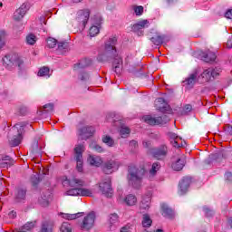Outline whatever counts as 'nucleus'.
Listing matches in <instances>:
<instances>
[{"label":"nucleus","instance_id":"nucleus-33","mask_svg":"<svg viewBox=\"0 0 232 232\" xmlns=\"http://www.w3.org/2000/svg\"><path fill=\"white\" fill-rule=\"evenodd\" d=\"M26 44H29L30 46H34L35 43H37V36L34 34H27L25 38Z\"/></svg>","mask_w":232,"mask_h":232},{"label":"nucleus","instance_id":"nucleus-46","mask_svg":"<svg viewBox=\"0 0 232 232\" xmlns=\"http://www.w3.org/2000/svg\"><path fill=\"white\" fill-rule=\"evenodd\" d=\"M38 202L40 206H42V208H48V206L50 205L48 199H43V198H39Z\"/></svg>","mask_w":232,"mask_h":232},{"label":"nucleus","instance_id":"nucleus-48","mask_svg":"<svg viewBox=\"0 0 232 232\" xmlns=\"http://www.w3.org/2000/svg\"><path fill=\"white\" fill-rule=\"evenodd\" d=\"M44 110H45V111H53V103H48V104L44 105Z\"/></svg>","mask_w":232,"mask_h":232},{"label":"nucleus","instance_id":"nucleus-35","mask_svg":"<svg viewBox=\"0 0 232 232\" xmlns=\"http://www.w3.org/2000/svg\"><path fill=\"white\" fill-rule=\"evenodd\" d=\"M124 202L127 206H135L137 204V198L134 195H129L125 198Z\"/></svg>","mask_w":232,"mask_h":232},{"label":"nucleus","instance_id":"nucleus-56","mask_svg":"<svg viewBox=\"0 0 232 232\" xmlns=\"http://www.w3.org/2000/svg\"><path fill=\"white\" fill-rule=\"evenodd\" d=\"M120 232H130V226L122 227Z\"/></svg>","mask_w":232,"mask_h":232},{"label":"nucleus","instance_id":"nucleus-42","mask_svg":"<svg viewBox=\"0 0 232 232\" xmlns=\"http://www.w3.org/2000/svg\"><path fill=\"white\" fill-rule=\"evenodd\" d=\"M109 222L111 226H113L119 222V216L117 214H111Z\"/></svg>","mask_w":232,"mask_h":232},{"label":"nucleus","instance_id":"nucleus-19","mask_svg":"<svg viewBox=\"0 0 232 232\" xmlns=\"http://www.w3.org/2000/svg\"><path fill=\"white\" fill-rule=\"evenodd\" d=\"M101 24H102V22L101 19H99V21L92 24V25L89 29L90 37H95L96 35H99L101 32Z\"/></svg>","mask_w":232,"mask_h":232},{"label":"nucleus","instance_id":"nucleus-23","mask_svg":"<svg viewBox=\"0 0 232 232\" xmlns=\"http://www.w3.org/2000/svg\"><path fill=\"white\" fill-rule=\"evenodd\" d=\"M113 69L118 75L122 73V58L118 57L113 61Z\"/></svg>","mask_w":232,"mask_h":232},{"label":"nucleus","instance_id":"nucleus-62","mask_svg":"<svg viewBox=\"0 0 232 232\" xmlns=\"http://www.w3.org/2000/svg\"><path fill=\"white\" fill-rule=\"evenodd\" d=\"M5 44H6V42L0 40V50L3 48V46H5Z\"/></svg>","mask_w":232,"mask_h":232},{"label":"nucleus","instance_id":"nucleus-36","mask_svg":"<svg viewBox=\"0 0 232 232\" xmlns=\"http://www.w3.org/2000/svg\"><path fill=\"white\" fill-rule=\"evenodd\" d=\"M61 216L65 220H75V218H79V217H81V213H76V214H64V213H62Z\"/></svg>","mask_w":232,"mask_h":232},{"label":"nucleus","instance_id":"nucleus-49","mask_svg":"<svg viewBox=\"0 0 232 232\" xmlns=\"http://www.w3.org/2000/svg\"><path fill=\"white\" fill-rule=\"evenodd\" d=\"M34 226L35 225L34 224V222L27 223L24 226V229H26V231H30V229H34Z\"/></svg>","mask_w":232,"mask_h":232},{"label":"nucleus","instance_id":"nucleus-18","mask_svg":"<svg viewBox=\"0 0 232 232\" xmlns=\"http://www.w3.org/2000/svg\"><path fill=\"white\" fill-rule=\"evenodd\" d=\"M143 121L147 122V124H150V126H157L159 124H164L166 121L162 119V117L153 118L150 115L144 116Z\"/></svg>","mask_w":232,"mask_h":232},{"label":"nucleus","instance_id":"nucleus-12","mask_svg":"<svg viewBox=\"0 0 232 232\" xmlns=\"http://www.w3.org/2000/svg\"><path fill=\"white\" fill-rule=\"evenodd\" d=\"M121 166V161L111 160L104 164L103 171L107 173V175H110L114 171L119 170Z\"/></svg>","mask_w":232,"mask_h":232},{"label":"nucleus","instance_id":"nucleus-43","mask_svg":"<svg viewBox=\"0 0 232 232\" xmlns=\"http://www.w3.org/2000/svg\"><path fill=\"white\" fill-rule=\"evenodd\" d=\"M12 161H10V157H5V160H2V161L0 162V167L1 168H8V166H11Z\"/></svg>","mask_w":232,"mask_h":232},{"label":"nucleus","instance_id":"nucleus-39","mask_svg":"<svg viewBox=\"0 0 232 232\" xmlns=\"http://www.w3.org/2000/svg\"><path fill=\"white\" fill-rule=\"evenodd\" d=\"M26 197V190L24 188H18L16 190V198L18 200H24V198Z\"/></svg>","mask_w":232,"mask_h":232},{"label":"nucleus","instance_id":"nucleus-13","mask_svg":"<svg viewBox=\"0 0 232 232\" xmlns=\"http://www.w3.org/2000/svg\"><path fill=\"white\" fill-rule=\"evenodd\" d=\"M168 136L174 148H184V146H186V141H184L180 136L177 135V133L169 132Z\"/></svg>","mask_w":232,"mask_h":232},{"label":"nucleus","instance_id":"nucleus-45","mask_svg":"<svg viewBox=\"0 0 232 232\" xmlns=\"http://www.w3.org/2000/svg\"><path fill=\"white\" fill-rule=\"evenodd\" d=\"M134 13L136 15H140L141 14L144 13V7L141 5H134L133 7Z\"/></svg>","mask_w":232,"mask_h":232},{"label":"nucleus","instance_id":"nucleus-2","mask_svg":"<svg viewBox=\"0 0 232 232\" xmlns=\"http://www.w3.org/2000/svg\"><path fill=\"white\" fill-rule=\"evenodd\" d=\"M129 173L127 176L129 184L133 186V188H140V184H142V177H144V173L146 170L142 167H137L135 165L129 166Z\"/></svg>","mask_w":232,"mask_h":232},{"label":"nucleus","instance_id":"nucleus-60","mask_svg":"<svg viewBox=\"0 0 232 232\" xmlns=\"http://www.w3.org/2000/svg\"><path fill=\"white\" fill-rule=\"evenodd\" d=\"M144 148H150L151 146V141H143Z\"/></svg>","mask_w":232,"mask_h":232},{"label":"nucleus","instance_id":"nucleus-51","mask_svg":"<svg viewBox=\"0 0 232 232\" xmlns=\"http://www.w3.org/2000/svg\"><path fill=\"white\" fill-rule=\"evenodd\" d=\"M204 212L207 217H212L213 211L208 208H204Z\"/></svg>","mask_w":232,"mask_h":232},{"label":"nucleus","instance_id":"nucleus-61","mask_svg":"<svg viewBox=\"0 0 232 232\" xmlns=\"http://www.w3.org/2000/svg\"><path fill=\"white\" fill-rule=\"evenodd\" d=\"M90 76L88 75V73H84V75L81 76V80L82 81H86V79H88Z\"/></svg>","mask_w":232,"mask_h":232},{"label":"nucleus","instance_id":"nucleus-25","mask_svg":"<svg viewBox=\"0 0 232 232\" xmlns=\"http://www.w3.org/2000/svg\"><path fill=\"white\" fill-rule=\"evenodd\" d=\"M37 75L38 77H44L45 79H50L52 73H50V68L44 66L39 69Z\"/></svg>","mask_w":232,"mask_h":232},{"label":"nucleus","instance_id":"nucleus-38","mask_svg":"<svg viewBox=\"0 0 232 232\" xmlns=\"http://www.w3.org/2000/svg\"><path fill=\"white\" fill-rule=\"evenodd\" d=\"M58 53H66L68 52V44L67 43H60L58 44Z\"/></svg>","mask_w":232,"mask_h":232},{"label":"nucleus","instance_id":"nucleus-11","mask_svg":"<svg viewBox=\"0 0 232 232\" xmlns=\"http://www.w3.org/2000/svg\"><path fill=\"white\" fill-rule=\"evenodd\" d=\"M90 19V10L85 9L77 13L76 21L79 23L80 28H85Z\"/></svg>","mask_w":232,"mask_h":232},{"label":"nucleus","instance_id":"nucleus-17","mask_svg":"<svg viewBox=\"0 0 232 232\" xmlns=\"http://www.w3.org/2000/svg\"><path fill=\"white\" fill-rule=\"evenodd\" d=\"M191 184V178L186 177L181 179L179 182V193L180 195H184L188 193V189H189V186Z\"/></svg>","mask_w":232,"mask_h":232},{"label":"nucleus","instance_id":"nucleus-16","mask_svg":"<svg viewBox=\"0 0 232 232\" xmlns=\"http://www.w3.org/2000/svg\"><path fill=\"white\" fill-rule=\"evenodd\" d=\"M95 133V129L93 127H83L79 130V137L82 140H86V139H90L92 135Z\"/></svg>","mask_w":232,"mask_h":232},{"label":"nucleus","instance_id":"nucleus-44","mask_svg":"<svg viewBox=\"0 0 232 232\" xmlns=\"http://www.w3.org/2000/svg\"><path fill=\"white\" fill-rule=\"evenodd\" d=\"M47 46L48 48H55V46H57V40H55L54 38H48L47 39Z\"/></svg>","mask_w":232,"mask_h":232},{"label":"nucleus","instance_id":"nucleus-4","mask_svg":"<svg viewBox=\"0 0 232 232\" xmlns=\"http://www.w3.org/2000/svg\"><path fill=\"white\" fill-rule=\"evenodd\" d=\"M117 44V37L112 36L105 42L104 48L100 51L98 55V61H102V55L104 57H113L117 53V49L115 48Z\"/></svg>","mask_w":232,"mask_h":232},{"label":"nucleus","instance_id":"nucleus-26","mask_svg":"<svg viewBox=\"0 0 232 232\" xmlns=\"http://www.w3.org/2000/svg\"><path fill=\"white\" fill-rule=\"evenodd\" d=\"M161 211L165 218H171L174 215L173 210L169 207H167L166 204L161 205Z\"/></svg>","mask_w":232,"mask_h":232},{"label":"nucleus","instance_id":"nucleus-59","mask_svg":"<svg viewBox=\"0 0 232 232\" xmlns=\"http://www.w3.org/2000/svg\"><path fill=\"white\" fill-rule=\"evenodd\" d=\"M9 217H10L11 218H15V217H17V213H16L15 211H11V212L9 213Z\"/></svg>","mask_w":232,"mask_h":232},{"label":"nucleus","instance_id":"nucleus-34","mask_svg":"<svg viewBox=\"0 0 232 232\" xmlns=\"http://www.w3.org/2000/svg\"><path fill=\"white\" fill-rule=\"evenodd\" d=\"M155 104L157 110H160V111H162V110H164V108L167 106L166 101L163 98H158Z\"/></svg>","mask_w":232,"mask_h":232},{"label":"nucleus","instance_id":"nucleus-8","mask_svg":"<svg viewBox=\"0 0 232 232\" xmlns=\"http://www.w3.org/2000/svg\"><path fill=\"white\" fill-rule=\"evenodd\" d=\"M99 189L104 197L111 198L113 197V188H111V179L107 178L99 184Z\"/></svg>","mask_w":232,"mask_h":232},{"label":"nucleus","instance_id":"nucleus-32","mask_svg":"<svg viewBox=\"0 0 232 232\" xmlns=\"http://www.w3.org/2000/svg\"><path fill=\"white\" fill-rule=\"evenodd\" d=\"M102 142L104 144H106V146H108L109 148H113V146H115V140H112L111 137H110L109 135H105L102 137Z\"/></svg>","mask_w":232,"mask_h":232},{"label":"nucleus","instance_id":"nucleus-24","mask_svg":"<svg viewBox=\"0 0 232 232\" xmlns=\"http://www.w3.org/2000/svg\"><path fill=\"white\" fill-rule=\"evenodd\" d=\"M197 72H192L185 81V84L191 88L195 82H197V77H198Z\"/></svg>","mask_w":232,"mask_h":232},{"label":"nucleus","instance_id":"nucleus-63","mask_svg":"<svg viewBox=\"0 0 232 232\" xmlns=\"http://www.w3.org/2000/svg\"><path fill=\"white\" fill-rule=\"evenodd\" d=\"M155 232H164L162 229H157Z\"/></svg>","mask_w":232,"mask_h":232},{"label":"nucleus","instance_id":"nucleus-21","mask_svg":"<svg viewBox=\"0 0 232 232\" xmlns=\"http://www.w3.org/2000/svg\"><path fill=\"white\" fill-rule=\"evenodd\" d=\"M202 61L205 63H213L215 59H217V53L215 52L208 51L207 53H203L201 55Z\"/></svg>","mask_w":232,"mask_h":232},{"label":"nucleus","instance_id":"nucleus-30","mask_svg":"<svg viewBox=\"0 0 232 232\" xmlns=\"http://www.w3.org/2000/svg\"><path fill=\"white\" fill-rule=\"evenodd\" d=\"M151 224H153V221L151 220V218H150V215L144 214L141 221V226L143 227H151Z\"/></svg>","mask_w":232,"mask_h":232},{"label":"nucleus","instance_id":"nucleus-53","mask_svg":"<svg viewBox=\"0 0 232 232\" xmlns=\"http://www.w3.org/2000/svg\"><path fill=\"white\" fill-rule=\"evenodd\" d=\"M192 110H193V107L189 104H187V105L184 106V111L186 113H188V111H191Z\"/></svg>","mask_w":232,"mask_h":232},{"label":"nucleus","instance_id":"nucleus-9","mask_svg":"<svg viewBox=\"0 0 232 232\" xmlns=\"http://www.w3.org/2000/svg\"><path fill=\"white\" fill-rule=\"evenodd\" d=\"M93 226H95V213L91 212L83 218L80 227L82 231H90Z\"/></svg>","mask_w":232,"mask_h":232},{"label":"nucleus","instance_id":"nucleus-7","mask_svg":"<svg viewBox=\"0 0 232 232\" xmlns=\"http://www.w3.org/2000/svg\"><path fill=\"white\" fill-rule=\"evenodd\" d=\"M220 75V69H207L205 70L200 76H198V81L201 83L209 82L215 77H218Z\"/></svg>","mask_w":232,"mask_h":232},{"label":"nucleus","instance_id":"nucleus-6","mask_svg":"<svg viewBox=\"0 0 232 232\" xmlns=\"http://www.w3.org/2000/svg\"><path fill=\"white\" fill-rule=\"evenodd\" d=\"M84 151V145L78 144L74 148V160L76 162V169L79 173L83 171L84 160H82V152Z\"/></svg>","mask_w":232,"mask_h":232},{"label":"nucleus","instance_id":"nucleus-40","mask_svg":"<svg viewBox=\"0 0 232 232\" xmlns=\"http://www.w3.org/2000/svg\"><path fill=\"white\" fill-rule=\"evenodd\" d=\"M90 149L94 150V151H97V153H104L103 148L96 143H91Z\"/></svg>","mask_w":232,"mask_h":232},{"label":"nucleus","instance_id":"nucleus-55","mask_svg":"<svg viewBox=\"0 0 232 232\" xmlns=\"http://www.w3.org/2000/svg\"><path fill=\"white\" fill-rule=\"evenodd\" d=\"M130 148H137V146H138L137 140H132L130 142Z\"/></svg>","mask_w":232,"mask_h":232},{"label":"nucleus","instance_id":"nucleus-10","mask_svg":"<svg viewBox=\"0 0 232 232\" xmlns=\"http://www.w3.org/2000/svg\"><path fill=\"white\" fill-rule=\"evenodd\" d=\"M30 10V4L29 3H24L18 9H16L13 14V19L14 21H21L24 15H26V13Z\"/></svg>","mask_w":232,"mask_h":232},{"label":"nucleus","instance_id":"nucleus-29","mask_svg":"<svg viewBox=\"0 0 232 232\" xmlns=\"http://www.w3.org/2000/svg\"><path fill=\"white\" fill-rule=\"evenodd\" d=\"M159 169H160V162L153 163L151 166V169L149 171L150 179H153V177L157 175V171H159Z\"/></svg>","mask_w":232,"mask_h":232},{"label":"nucleus","instance_id":"nucleus-58","mask_svg":"<svg viewBox=\"0 0 232 232\" xmlns=\"http://www.w3.org/2000/svg\"><path fill=\"white\" fill-rule=\"evenodd\" d=\"M39 21H40V23H41V24H46V19L44 18V16H40L39 17Z\"/></svg>","mask_w":232,"mask_h":232},{"label":"nucleus","instance_id":"nucleus-41","mask_svg":"<svg viewBox=\"0 0 232 232\" xmlns=\"http://www.w3.org/2000/svg\"><path fill=\"white\" fill-rule=\"evenodd\" d=\"M120 135L123 139H126V137H128V135H130V128H128V127H121L120 129Z\"/></svg>","mask_w":232,"mask_h":232},{"label":"nucleus","instance_id":"nucleus-5","mask_svg":"<svg viewBox=\"0 0 232 232\" xmlns=\"http://www.w3.org/2000/svg\"><path fill=\"white\" fill-rule=\"evenodd\" d=\"M4 66L7 70H14V68H21L24 62L17 54H7L3 59Z\"/></svg>","mask_w":232,"mask_h":232},{"label":"nucleus","instance_id":"nucleus-27","mask_svg":"<svg viewBox=\"0 0 232 232\" xmlns=\"http://www.w3.org/2000/svg\"><path fill=\"white\" fill-rule=\"evenodd\" d=\"M151 43L153 44H156V46H159L160 44H163V43H168V39H166V36H160V35H156L152 38H150Z\"/></svg>","mask_w":232,"mask_h":232},{"label":"nucleus","instance_id":"nucleus-31","mask_svg":"<svg viewBox=\"0 0 232 232\" xmlns=\"http://www.w3.org/2000/svg\"><path fill=\"white\" fill-rule=\"evenodd\" d=\"M150 203H151V198L146 197L141 200L140 204V208L144 209L146 211L147 209H150Z\"/></svg>","mask_w":232,"mask_h":232},{"label":"nucleus","instance_id":"nucleus-3","mask_svg":"<svg viewBox=\"0 0 232 232\" xmlns=\"http://www.w3.org/2000/svg\"><path fill=\"white\" fill-rule=\"evenodd\" d=\"M23 133H24V125L23 123H17L10 129L8 139L11 146H19L21 144Z\"/></svg>","mask_w":232,"mask_h":232},{"label":"nucleus","instance_id":"nucleus-20","mask_svg":"<svg viewBox=\"0 0 232 232\" xmlns=\"http://www.w3.org/2000/svg\"><path fill=\"white\" fill-rule=\"evenodd\" d=\"M87 162L90 163L91 166H94L95 168H100V166H102L103 161L101 156L89 155L87 159Z\"/></svg>","mask_w":232,"mask_h":232},{"label":"nucleus","instance_id":"nucleus-50","mask_svg":"<svg viewBox=\"0 0 232 232\" xmlns=\"http://www.w3.org/2000/svg\"><path fill=\"white\" fill-rule=\"evenodd\" d=\"M0 41H4L6 43V31H0Z\"/></svg>","mask_w":232,"mask_h":232},{"label":"nucleus","instance_id":"nucleus-15","mask_svg":"<svg viewBox=\"0 0 232 232\" xmlns=\"http://www.w3.org/2000/svg\"><path fill=\"white\" fill-rule=\"evenodd\" d=\"M151 154L155 159H158V160H160V159L168 155V147L166 145H161L157 149H153L151 151Z\"/></svg>","mask_w":232,"mask_h":232},{"label":"nucleus","instance_id":"nucleus-54","mask_svg":"<svg viewBox=\"0 0 232 232\" xmlns=\"http://www.w3.org/2000/svg\"><path fill=\"white\" fill-rule=\"evenodd\" d=\"M225 179H226L227 180L231 181V180H232V173H231V172H227V173L225 174Z\"/></svg>","mask_w":232,"mask_h":232},{"label":"nucleus","instance_id":"nucleus-14","mask_svg":"<svg viewBox=\"0 0 232 232\" xmlns=\"http://www.w3.org/2000/svg\"><path fill=\"white\" fill-rule=\"evenodd\" d=\"M186 166V157L184 155H179L177 158H174L172 162V169L174 171H180Z\"/></svg>","mask_w":232,"mask_h":232},{"label":"nucleus","instance_id":"nucleus-57","mask_svg":"<svg viewBox=\"0 0 232 232\" xmlns=\"http://www.w3.org/2000/svg\"><path fill=\"white\" fill-rule=\"evenodd\" d=\"M227 47L232 48V36L227 42Z\"/></svg>","mask_w":232,"mask_h":232},{"label":"nucleus","instance_id":"nucleus-28","mask_svg":"<svg viewBox=\"0 0 232 232\" xmlns=\"http://www.w3.org/2000/svg\"><path fill=\"white\" fill-rule=\"evenodd\" d=\"M53 221H45L42 224V229L40 232H52L53 231Z\"/></svg>","mask_w":232,"mask_h":232},{"label":"nucleus","instance_id":"nucleus-1","mask_svg":"<svg viewBox=\"0 0 232 232\" xmlns=\"http://www.w3.org/2000/svg\"><path fill=\"white\" fill-rule=\"evenodd\" d=\"M63 182L71 188L64 192L67 197H93V189L83 188L84 180L81 178L72 176L65 178Z\"/></svg>","mask_w":232,"mask_h":232},{"label":"nucleus","instance_id":"nucleus-22","mask_svg":"<svg viewBox=\"0 0 232 232\" xmlns=\"http://www.w3.org/2000/svg\"><path fill=\"white\" fill-rule=\"evenodd\" d=\"M148 26H150V22L148 20H141L132 26V30L137 33L144 28H148Z\"/></svg>","mask_w":232,"mask_h":232},{"label":"nucleus","instance_id":"nucleus-37","mask_svg":"<svg viewBox=\"0 0 232 232\" xmlns=\"http://www.w3.org/2000/svg\"><path fill=\"white\" fill-rule=\"evenodd\" d=\"M72 225L68 222H63L60 227V232H72Z\"/></svg>","mask_w":232,"mask_h":232},{"label":"nucleus","instance_id":"nucleus-52","mask_svg":"<svg viewBox=\"0 0 232 232\" xmlns=\"http://www.w3.org/2000/svg\"><path fill=\"white\" fill-rule=\"evenodd\" d=\"M225 17L227 19H232V9H228L226 13H225Z\"/></svg>","mask_w":232,"mask_h":232},{"label":"nucleus","instance_id":"nucleus-47","mask_svg":"<svg viewBox=\"0 0 232 232\" xmlns=\"http://www.w3.org/2000/svg\"><path fill=\"white\" fill-rule=\"evenodd\" d=\"M31 182H32L33 186H37V184H39V176L34 175L31 178Z\"/></svg>","mask_w":232,"mask_h":232},{"label":"nucleus","instance_id":"nucleus-64","mask_svg":"<svg viewBox=\"0 0 232 232\" xmlns=\"http://www.w3.org/2000/svg\"><path fill=\"white\" fill-rule=\"evenodd\" d=\"M0 8H3V2H0Z\"/></svg>","mask_w":232,"mask_h":232}]
</instances>
